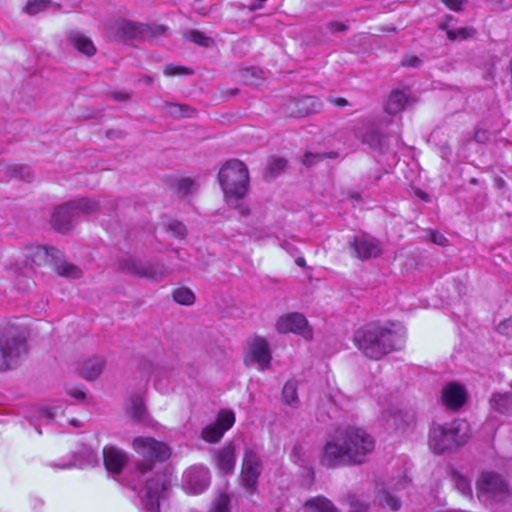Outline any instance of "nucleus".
Instances as JSON below:
<instances>
[{
    "instance_id": "obj_1",
    "label": "nucleus",
    "mask_w": 512,
    "mask_h": 512,
    "mask_svg": "<svg viewBox=\"0 0 512 512\" xmlns=\"http://www.w3.org/2000/svg\"><path fill=\"white\" fill-rule=\"evenodd\" d=\"M133 448L140 456L130 470V487L138 491L144 512H160L161 503L166 499L169 482L164 474L156 472V463H163L171 456V448L164 442L151 437H136Z\"/></svg>"
},
{
    "instance_id": "obj_2",
    "label": "nucleus",
    "mask_w": 512,
    "mask_h": 512,
    "mask_svg": "<svg viewBox=\"0 0 512 512\" xmlns=\"http://www.w3.org/2000/svg\"><path fill=\"white\" fill-rule=\"evenodd\" d=\"M374 448L375 440L365 429L351 425L338 427L323 446L320 463L327 468L361 465Z\"/></svg>"
},
{
    "instance_id": "obj_3",
    "label": "nucleus",
    "mask_w": 512,
    "mask_h": 512,
    "mask_svg": "<svg viewBox=\"0 0 512 512\" xmlns=\"http://www.w3.org/2000/svg\"><path fill=\"white\" fill-rule=\"evenodd\" d=\"M353 341L367 358L379 360L395 350L402 349L405 333L402 329L369 323L355 332Z\"/></svg>"
},
{
    "instance_id": "obj_4",
    "label": "nucleus",
    "mask_w": 512,
    "mask_h": 512,
    "mask_svg": "<svg viewBox=\"0 0 512 512\" xmlns=\"http://www.w3.org/2000/svg\"><path fill=\"white\" fill-rule=\"evenodd\" d=\"M470 437L469 424L462 419L451 423H433L429 431V446L437 454L464 445Z\"/></svg>"
},
{
    "instance_id": "obj_5",
    "label": "nucleus",
    "mask_w": 512,
    "mask_h": 512,
    "mask_svg": "<svg viewBox=\"0 0 512 512\" xmlns=\"http://www.w3.org/2000/svg\"><path fill=\"white\" fill-rule=\"evenodd\" d=\"M168 27L162 24L138 23L126 19H118L108 27V36L115 41L133 42L151 40L165 35Z\"/></svg>"
},
{
    "instance_id": "obj_6",
    "label": "nucleus",
    "mask_w": 512,
    "mask_h": 512,
    "mask_svg": "<svg viewBox=\"0 0 512 512\" xmlns=\"http://www.w3.org/2000/svg\"><path fill=\"white\" fill-rule=\"evenodd\" d=\"M218 180L225 196L239 201L248 191V168L238 159L229 160L221 167Z\"/></svg>"
},
{
    "instance_id": "obj_7",
    "label": "nucleus",
    "mask_w": 512,
    "mask_h": 512,
    "mask_svg": "<svg viewBox=\"0 0 512 512\" xmlns=\"http://www.w3.org/2000/svg\"><path fill=\"white\" fill-rule=\"evenodd\" d=\"M26 352V338L14 325L0 331V372L15 368L22 353Z\"/></svg>"
},
{
    "instance_id": "obj_8",
    "label": "nucleus",
    "mask_w": 512,
    "mask_h": 512,
    "mask_svg": "<svg viewBox=\"0 0 512 512\" xmlns=\"http://www.w3.org/2000/svg\"><path fill=\"white\" fill-rule=\"evenodd\" d=\"M119 269L131 276L144 278L153 282H160L169 274L168 268L159 259L144 262L133 256L120 259Z\"/></svg>"
},
{
    "instance_id": "obj_9",
    "label": "nucleus",
    "mask_w": 512,
    "mask_h": 512,
    "mask_svg": "<svg viewBox=\"0 0 512 512\" xmlns=\"http://www.w3.org/2000/svg\"><path fill=\"white\" fill-rule=\"evenodd\" d=\"M477 494L483 501H500L509 495V486L500 474L483 472L477 480Z\"/></svg>"
},
{
    "instance_id": "obj_10",
    "label": "nucleus",
    "mask_w": 512,
    "mask_h": 512,
    "mask_svg": "<svg viewBox=\"0 0 512 512\" xmlns=\"http://www.w3.org/2000/svg\"><path fill=\"white\" fill-rule=\"evenodd\" d=\"M262 469L263 465L259 455L255 451L247 449L244 453L240 477L242 486L248 493L253 494L257 490Z\"/></svg>"
},
{
    "instance_id": "obj_11",
    "label": "nucleus",
    "mask_w": 512,
    "mask_h": 512,
    "mask_svg": "<svg viewBox=\"0 0 512 512\" xmlns=\"http://www.w3.org/2000/svg\"><path fill=\"white\" fill-rule=\"evenodd\" d=\"M276 330L279 333H295L306 340H311L313 337L312 329L308 325L305 316L298 312H292L282 315L276 322Z\"/></svg>"
},
{
    "instance_id": "obj_12",
    "label": "nucleus",
    "mask_w": 512,
    "mask_h": 512,
    "mask_svg": "<svg viewBox=\"0 0 512 512\" xmlns=\"http://www.w3.org/2000/svg\"><path fill=\"white\" fill-rule=\"evenodd\" d=\"M349 246L354 250V256L362 261L377 258L383 252L382 243L366 233L354 236Z\"/></svg>"
},
{
    "instance_id": "obj_13",
    "label": "nucleus",
    "mask_w": 512,
    "mask_h": 512,
    "mask_svg": "<svg viewBox=\"0 0 512 512\" xmlns=\"http://www.w3.org/2000/svg\"><path fill=\"white\" fill-rule=\"evenodd\" d=\"M210 479L208 468L202 465H194L185 471L182 486L189 493L200 494L208 488Z\"/></svg>"
},
{
    "instance_id": "obj_14",
    "label": "nucleus",
    "mask_w": 512,
    "mask_h": 512,
    "mask_svg": "<svg viewBox=\"0 0 512 512\" xmlns=\"http://www.w3.org/2000/svg\"><path fill=\"white\" fill-rule=\"evenodd\" d=\"M234 422L235 416L233 412L222 411L218 414L214 423L203 428L201 437L207 442L216 443L220 441L225 431L233 426Z\"/></svg>"
},
{
    "instance_id": "obj_15",
    "label": "nucleus",
    "mask_w": 512,
    "mask_h": 512,
    "mask_svg": "<svg viewBox=\"0 0 512 512\" xmlns=\"http://www.w3.org/2000/svg\"><path fill=\"white\" fill-rule=\"evenodd\" d=\"M271 352L268 342L263 337H255L250 346L247 357L245 359L246 364L257 363L261 371L268 369L271 363Z\"/></svg>"
},
{
    "instance_id": "obj_16",
    "label": "nucleus",
    "mask_w": 512,
    "mask_h": 512,
    "mask_svg": "<svg viewBox=\"0 0 512 512\" xmlns=\"http://www.w3.org/2000/svg\"><path fill=\"white\" fill-rule=\"evenodd\" d=\"M77 219L78 216L69 201L55 208L50 222L55 230L65 233L74 227Z\"/></svg>"
},
{
    "instance_id": "obj_17",
    "label": "nucleus",
    "mask_w": 512,
    "mask_h": 512,
    "mask_svg": "<svg viewBox=\"0 0 512 512\" xmlns=\"http://www.w3.org/2000/svg\"><path fill=\"white\" fill-rule=\"evenodd\" d=\"M212 459L218 470L224 474H232L236 464V447L227 442L213 451Z\"/></svg>"
},
{
    "instance_id": "obj_18",
    "label": "nucleus",
    "mask_w": 512,
    "mask_h": 512,
    "mask_svg": "<svg viewBox=\"0 0 512 512\" xmlns=\"http://www.w3.org/2000/svg\"><path fill=\"white\" fill-rule=\"evenodd\" d=\"M320 109L321 102L313 96H303L294 99L287 105L289 115L295 118L306 117L312 113L318 112Z\"/></svg>"
},
{
    "instance_id": "obj_19",
    "label": "nucleus",
    "mask_w": 512,
    "mask_h": 512,
    "mask_svg": "<svg viewBox=\"0 0 512 512\" xmlns=\"http://www.w3.org/2000/svg\"><path fill=\"white\" fill-rule=\"evenodd\" d=\"M443 404L451 409L458 410L467 400V393L463 386L457 383H449L442 389Z\"/></svg>"
},
{
    "instance_id": "obj_20",
    "label": "nucleus",
    "mask_w": 512,
    "mask_h": 512,
    "mask_svg": "<svg viewBox=\"0 0 512 512\" xmlns=\"http://www.w3.org/2000/svg\"><path fill=\"white\" fill-rule=\"evenodd\" d=\"M127 461L126 454L115 448L105 447L103 450V462L108 472L119 474Z\"/></svg>"
},
{
    "instance_id": "obj_21",
    "label": "nucleus",
    "mask_w": 512,
    "mask_h": 512,
    "mask_svg": "<svg viewBox=\"0 0 512 512\" xmlns=\"http://www.w3.org/2000/svg\"><path fill=\"white\" fill-rule=\"evenodd\" d=\"M105 364L106 360L102 356H91L82 362L79 374L86 380H95L103 372Z\"/></svg>"
},
{
    "instance_id": "obj_22",
    "label": "nucleus",
    "mask_w": 512,
    "mask_h": 512,
    "mask_svg": "<svg viewBox=\"0 0 512 512\" xmlns=\"http://www.w3.org/2000/svg\"><path fill=\"white\" fill-rule=\"evenodd\" d=\"M361 140L372 149L380 152L387 148V137L374 125L366 127L365 131L361 134Z\"/></svg>"
},
{
    "instance_id": "obj_23",
    "label": "nucleus",
    "mask_w": 512,
    "mask_h": 512,
    "mask_svg": "<svg viewBox=\"0 0 512 512\" xmlns=\"http://www.w3.org/2000/svg\"><path fill=\"white\" fill-rule=\"evenodd\" d=\"M61 256L62 253L54 247L37 246L28 257L34 264L40 266L52 260H59Z\"/></svg>"
},
{
    "instance_id": "obj_24",
    "label": "nucleus",
    "mask_w": 512,
    "mask_h": 512,
    "mask_svg": "<svg viewBox=\"0 0 512 512\" xmlns=\"http://www.w3.org/2000/svg\"><path fill=\"white\" fill-rule=\"evenodd\" d=\"M408 103L409 96L404 91L392 90L385 105V111L388 114L395 115L402 111Z\"/></svg>"
},
{
    "instance_id": "obj_25",
    "label": "nucleus",
    "mask_w": 512,
    "mask_h": 512,
    "mask_svg": "<svg viewBox=\"0 0 512 512\" xmlns=\"http://www.w3.org/2000/svg\"><path fill=\"white\" fill-rule=\"evenodd\" d=\"M68 39L70 44L79 52L87 56H93L96 53L93 42L80 32H71Z\"/></svg>"
},
{
    "instance_id": "obj_26",
    "label": "nucleus",
    "mask_w": 512,
    "mask_h": 512,
    "mask_svg": "<svg viewBox=\"0 0 512 512\" xmlns=\"http://www.w3.org/2000/svg\"><path fill=\"white\" fill-rule=\"evenodd\" d=\"M304 512H339L334 504L324 496L310 498L304 504Z\"/></svg>"
},
{
    "instance_id": "obj_27",
    "label": "nucleus",
    "mask_w": 512,
    "mask_h": 512,
    "mask_svg": "<svg viewBox=\"0 0 512 512\" xmlns=\"http://www.w3.org/2000/svg\"><path fill=\"white\" fill-rule=\"evenodd\" d=\"M490 404L500 414H512V392L494 393Z\"/></svg>"
},
{
    "instance_id": "obj_28",
    "label": "nucleus",
    "mask_w": 512,
    "mask_h": 512,
    "mask_svg": "<svg viewBox=\"0 0 512 512\" xmlns=\"http://www.w3.org/2000/svg\"><path fill=\"white\" fill-rule=\"evenodd\" d=\"M72 204L77 216L80 215H90L99 210L98 201L90 198H80L77 200L70 201Z\"/></svg>"
},
{
    "instance_id": "obj_29",
    "label": "nucleus",
    "mask_w": 512,
    "mask_h": 512,
    "mask_svg": "<svg viewBox=\"0 0 512 512\" xmlns=\"http://www.w3.org/2000/svg\"><path fill=\"white\" fill-rule=\"evenodd\" d=\"M286 167V159L280 157L271 158L264 173V178L267 181L273 180L278 175H280L286 169Z\"/></svg>"
},
{
    "instance_id": "obj_30",
    "label": "nucleus",
    "mask_w": 512,
    "mask_h": 512,
    "mask_svg": "<svg viewBox=\"0 0 512 512\" xmlns=\"http://www.w3.org/2000/svg\"><path fill=\"white\" fill-rule=\"evenodd\" d=\"M5 174L10 178H18L24 181H31L33 173L28 166L23 165H6Z\"/></svg>"
},
{
    "instance_id": "obj_31",
    "label": "nucleus",
    "mask_w": 512,
    "mask_h": 512,
    "mask_svg": "<svg viewBox=\"0 0 512 512\" xmlns=\"http://www.w3.org/2000/svg\"><path fill=\"white\" fill-rule=\"evenodd\" d=\"M165 107L168 109L169 115L173 117L191 118L196 115V110L189 105L166 102Z\"/></svg>"
},
{
    "instance_id": "obj_32",
    "label": "nucleus",
    "mask_w": 512,
    "mask_h": 512,
    "mask_svg": "<svg viewBox=\"0 0 512 512\" xmlns=\"http://www.w3.org/2000/svg\"><path fill=\"white\" fill-rule=\"evenodd\" d=\"M130 415L133 420L145 423L148 419L147 411L142 398L136 397L131 401Z\"/></svg>"
},
{
    "instance_id": "obj_33",
    "label": "nucleus",
    "mask_w": 512,
    "mask_h": 512,
    "mask_svg": "<svg viewBox=\"0 0 512 512\" xmlns=\"http://www.w3.org/2000/svg\"><path fill=\"white\" fill-rule=\"evenodd\" d=\"M283 401L290 406L295 407L298 403L297 382L289 380L285 383L282 390Z\"/></svg>"
},
{
    "instance_id": "obj_34",
    "label": "nucleus",
    "mask_w": 512,
    "mask_h": 512,
    "mask_svg": "<svg viewBox=\"0 0 512 512\" xmlns=\"http://www.w3.org/2000/svg\"><path fill=\"white\" fill-rule=\"evenodd\" d=\"M173 300L181 305H192L194 304L196 297L193 291L187 287H180L173 291Z\"/></svg>"
},
{
    "instance_id": "obj_35",
    "label": "nucleus",
    "mask_w": 512,
    "mask_h": 512,
    "mask_svg": "<svg viewBox=\"0 0 512 512\" xmlns=\"http://www.w3.org/2000/svg\"><path fill=\"white\" fill-rule=\"evenodd\" d=\"M186 38L189 41L205 48L212 47L215 44V41L211 37L195 29L188 31Z\"/></svg>"
},
{
    "instance_id": "obj_36",
    "label": "nucleus",
    "mask_w": 512,
    "mask_h": 512,
    "mask_svg": "<svg viewBox=\"0 0 512 512\" xmlns=\"http://www.w3.org/2000/svg\"><path fill=\"white\" fill-rule=\"evenodd\" d=\"M231 499L227 493H220L212 503L209 512H230Z\"/></svg>"
},
{
    "instance_id": "obj_37",
    "label": "nucleus",
    "mask_w": 512,
    "mask_h": 512,
    "mask_svg": "<svg viewBox=\"0 0 512 512\" xmlns=\"http://www.w3.org/2000/svg\"><path fill=\"white\" fill-rule=\"evenodd\" d=\"M336 157H337V153H335V152H331V153L306 152L302 159V163L306 167H311V166L321 162L325 158H336Z\"/></svg>"
},
{
    "instance_id": "obj_38",
    "label": "nucleus",
    "mask_w": 512,
    "mask_h": 512,
    "mask_svg": "<svg viewBox=\"0 0 512 512\" xmlns=\"http://www.w3.org/2000/svg\"><path fill=\"white\" fill-rule=\"evenodd\" d=\"M476 34V30L472 27H462L455 30H447V37L451 41L465 40L473 37Z\"/></svg>"
},
{
    "instance_id": "obj_39",
    "label": "nucleus",
    "mask_w": 512,
    "mask_h": 512,
    "mask_svg": "<svg viewBox=\"0 0 512 512\" xmlns=\"http://www.w3.org/2000/svg\"><path fill=\"white\" fill-rule=\"evenodd\" d=\"M57 273L61 276H67L71 278H79L81 276V270L70 263H60L56 266Z\"/></svg>"
},
{
    "instance_id": "obj_40",
    "label": "nucleus",
    "mask_w": 512,
    "mask_h": 512,
    "mask_svg": "<svg viewBox=\"0 0 512 512\" xmlns=\"http://www.w3.org/2000/svg\"><path fill=\"white\" fill-rule=\"evenodd\" d=\"M50 4L51 1L49 0H32L26 4L24 10L29 15H36L37 13L46 10Z\"/></svg>"
},
{
    "instance_id": "obj_41",
    "label": "nucleus",
    "mask_w": 512,
    "mask_h": 512,
    "mask_svg": "<svg viewBox=\"0 0 512 512\" xmlns=\"http://www.w3.org/2000/svg\"><path fill=\"white\" fill-rule=\"evenodd\" d=\"M167 231L172 233L175 237L178 238H185L187 235V228L186 226L177 220L171 221L167 226Z\"/></svg>"
},
{
    "instance_id": "obj_42",
    "label": "nucleus",
    "mask_w": 512,
    "mask_h": 512,
    "mask_svg": "<svg viewBox=\"0 0 512 512\" xmlns=\"http://www.w3.org/2000/svg\"><path fill=\"white\" fill-rule=\"evenodd\" d=\"M164 74L166 76L191 75V74H193V70L188 67L175 66V65L169 64V65L165 66Z\"/></svg>"
},
{
    "instance_id": "obj_43",
    "label": "nucleus",
    "mask_w": 512,
    "mask_h": 512,
    "mask_svg": "<svg viewBox=\"0 0 512 512\" xmlns=\"http://www.w3.org/2000/svg\"><path fill=\"white\" fill-rule=\"evenodd\" d=\"M382 505L396 511L400 508V501L389 492L383 491Z\"/></svg>"
},
{
    "instance_id": "obj_44",
    "label": "nucleus",
    "mask_w": 512,
    "mask_h": 512,
    "mask_svg": "<svg viewBox=\"0 0 512 512\" xmlns=\"http://www.w3.org/2000/svg\"><path fill=\"white\" fill-rule=\"evenodd\" d=\"M195 183L192 179L190 178H182L178 181L177 183V188H178V191L183 195V196H186L188 195L193 187H194Z\"/></svg>"
},
{
    "instance_id": "obj_45",
    "label": "nucleus",
    "mask_w": 512,
    "mask_h": 512,
    "mask_svg": "<svg viewBox=\"0 0 512 512\" xmlns=\"http://www.w3.org/2000/svg\"><path fill=\"white\" fill-rule=\"evenodd\" d=\"M456 488L463 494V495H470L471 494V487L469 481L462 477L457 476L456 477Z\"/></svg>"
},
{
    "instance_id": "obj_46",
    "label": "nucleus",
    "mask_w": 512,
    "mask_h": 512,
    "mask_svg": "<svg viewBox=\"0 0 512 512\" xmlns=\"http://www.w3.org/2000/svg\"><path fill=\"white\" fill-rule=\"evenodd\" d=\"M349 505L351 512H366L368 505L355 497L349 498Z\"/></svg>"
},
{
    "instance_id": "obj_47",
    "label": "nucleus",
    "mask_w": 512,
    "mask_h": 512,
    "mask_svg": "<svg viewBox=\"0 0 512 512\" xmlns=\"http://www.w3.org/2000/svg\"><path fill=\"white\" fill-rule=\"evenodd\" d=\"M402 65L406 67H418L422 63L421 59L414 55H407L402 59Z\"/></svg>"
},
{
    "instance_id": "obj_48",
    "label": "nucleus",
    "mask_w": 512,
    "mask_h": 512,
    "mask_svg": "<svg viewBox=\"0 0 512 512\" xmlns=\"http://www.w3.org/2000/svg\"><path fill=\"white\" fill-rule=\"evenodd\" d=\"M304 456V448L300 444H296L293 446L291 451V457L295 463L303 461Z\"/></svg>"
},
{
    "instance_id": "obj_49",
    "label": "nucleus",
    "mask_w": 512,
    "mask_h": 512,
    "mask_svg": "<svg viewBox=\"0 0 512 512\" xmlns=\"http://www.w3.org/2000/svg\"><path fill=\"white\" fill-rule=\"evenodd\" d=\"M327 29L332 33L345 32L347 30V26L342 22L331 21L327 23Z\"/></svg>"
},
{
    "instance_id": "obj_50",
    "label": "nucleus",
    "mask_w": 512,
    "mask_h": 512,
    "mask_svg": "<svg viewBox=\"0 0 512 512\" xmlns=\"http://www.w3.org/2000/svg\"><path fill=\"white\" fill-rule=\"evenodd\" d=\"M448 8L454 11L462 10V5L466 3L467 0H441Z\"/></svg>"
},
{
    "instance_id": "obj_51",
    "label": "nucleus",
    "mask_w": 512,
    "mask_h": 512,
    "mask_svg": "<svg viewBox=\"0 0 512 512\" xmlns=\"http://www.w3.org/2000/svg\"><path fill=\"white\" fill-rule=\"evenodd\" d=\"M430 239L433 243L440 245V246H445L448 242L447 238L443 234H441L440 232H437V231L431 233Z\"/></svg>"
},
{
    "instance_id": "obj_52",
    "label": "nucleus",
    "mask_w": 512,
    "mask_h": 512,
    "mask_svg": "<svg viewBox=\"0 0 512 512\" xmlns=\"http://www.w3.org/2000/svg\"><path fill=\"white\" fill-rule=\"evenodd\" d=\"M512 329V318H508L497 326V331L501 334H509Z\"/></svg>"
},
{
    "instance_id": "obj_53",
    "label": "nucleus",
    "mask_w": 512,
    "mask_h": 512,
    "mask_svg": "<svg viewBox=\"0 0 512 512\" xmlns=\"http://www.w3.org/2000/svg\"><path fill=\"white\" fill-rule=\"evenodd\" d=\"M55 415V411L52 408L43 407L39 409V417L46 421H52Z\"/></svg>"
},
{
    "instance_id": "obj_54",
    "label": "nucleus",
    "mask_w": 512,
    "mask_h": 512,
    "mask_svg": "<svg viewBox=\"0 0 512 512\" xmlns=\"http://www.w3.org/2000/svg\"><path fill=\"white\" fill-rule=\"evenodd\" d=\"M474 139L478 143H486L489 140V135L486 130L478 129L475 131Z\"/></svg>"
},
{
    "instance_id": "obj_55",
    "label": "nucleus",
    "mask_w": 512,
    "mask_h": 512,
    "mask_svg": "<svg viewBox=\"0 0 512 512\" xmlns=\"http://www.w3.org/2000/svg\"><path fill=\"white\" fill-rule=\"evenodd\" d=\"M84 453L87 456L86 465L93 466L98 463L97 455L90 449H85Z\"/></svg>"
},
{
    "instance_id": "obj_56",
    "label": "nucleus",
    "mask_w": 512,
    "mask_h": 512,
    "mask_svg": "<svg viewBox=\"0 0 512 512\" xmlns=\"http://www.w3.org/2000/svg\"><path fill=\"white\" fill-rule=\"evenodd\" d=\"M328 101L335 105V106H338V107H345L348 105V101L345 99V98H342V97H329L328 98Z\"/></svg>"
},
{
    "instance_id": "obj_57",
    "label": "nucleus",
    "mask_w": 512,
    "mask_h": 512,
    "mask_svg": "<svg viewBox=\"0 0 512 512\" xmlns=\"http://www.w3.org/2000/svg\"><path fill=\"white\" fill-rule=\"evenodd\" d=\"M111 97L117 101H127L130 99V94L126 92H114Z\"/></svg>"
},
{
    "instance_id": "obj_58",
    "label": "nucleus",
    "mask_w": 512,
    "mask_h": 512,
    "mask_svg": "<svg viewBox=\"0 0 512 512\" xmlns=\"http://www.w3.org/2000/svg\"><path fill=\"white\" fill-rule=\"evenodd\" d=\"M24 282V277L23 276H17L16 278V284L18 286V288L20 289H28L30 288V282L29 280L26 281V283H23Z\"/></svg>"
},
{
    "instance_id": "obj_59",
    "label": "nucleus",
    "mask_w": 512,
    "mask_h": 512,
    "mask_svg": "<svg viewBox=\"0 0 512 512\" xmlns=\"http://www.w3.org/2000/svg\"><path fill=\"white\" fill-rule=\"evenodd\" d=\"M106 136L108 138H120L123 136V133L122 131L120 130H113V129H110V130H107L106 131Z\"/></svg>"
},
{
    "instance_id": "obj_60",
    "label": "nucleus",
    "mask_w": 512,
    "mask_h": 512,
    "mask_svg": "<svg viewBox=\"0 0 512 512\" xmlns=\"http://www.w3.org/2000/svg\"><path fill=\"white\" fill-rule=\"evenodd\" d=\"M235 208H237L239 210V213L244 217H247L250 214V209L248 207H244L242 205H235Z\"/></svg>"
},
{
    "instance_id": "obj_61",
    "label": "nucleus",
    "mask_w": 512,
    "mask_h": 512,
    "mask_svg": "<svg viewBox=\"0 0 512 512\" xmlns=\"http://www.w3.org/2000/svg\"><path fill=\"white\" fill-rule=\"evenodd\" d=\"M71 396L77 398V399H84L85 393L83 391H76V392H69Z\"/></svg>"
},
{
    "instance_id": "obj_62",
    "label": "nucleus",
    "mask_w": 512,
    "mask_h": 512,
    "mask_svg": "<svg viewBox=\"0 0 512 512\" xmlns=\"http://www.w3.org/2000/svg\"><path fill=\"white\" fill-rule=\"evenodd\" d=\"M295 262L299 267H305L306 265L305 259L303 257L297 258Z\"/></svg>"
},
{
    "instance_id": "obj_63",
    "label": "nucleus",
    "mask_w": 512,
    "mask_h": 512,
    "mask_svg": "<svg viewBox=\"0 0 512 512\" xmlns=\"http://www.w3.org/2000/svg\"><path fill=\"white\" fill-rule=\"evenodd\" d=\"M239 92V90L237 88L235 89H231V90H227L226 91V94L228 97H233L235 96L237 93Z\"/></svg>"
},
{
    "instance_id": "obj_64",
    "label": "nucleus",
    "mask_w": 512,
    "mask_h": 512,
    "mask_svg": "<svg viewBox=\"0 0 512 512\" xmlns=\"http://www.w3.org/2000/svg\"><path fill=\"white\" fill-rule=\"evenodd\" d=\"M70 424L78 427L79 426V421L76 420V419H72V420H70Z\"/></svg>"
}]
</instances>
